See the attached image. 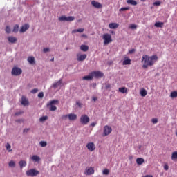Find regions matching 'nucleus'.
Masks as SVG:
<instances>
[{
	"label": "nucleus",
	"mask_w": 177,
	"mask_h": 177,
	"mask_svg": "<svg viewBox=\"0 0 177 177\" xmlns=\"http://www.w3.org/2000/svg\"><path fill=\"white\" fill-rule=\"evenodd\" d=\"M158 60V57L157 55H152L149 57V55H143L142 63H143L142 67L144 68H147L148 67H151L154 65V62Z\"/></svg>",
	"instance_id": "f257e3e1"
},
{
	"label": "nucleus",
	"mask_w": 177,
	"mask_h": 177,
	"mask_svg": "<svg viewBox=\"0 0 177 177\" xmlns=\"http://www.w3.org/2000/svg\"><path fill=\"white\" fill-rule=\"evenodd\" d=\"M55 104H59V100H53L47 104L46 106L48 107L50 111H56L57 107Z\"/></svg>",
	"instance_id": "f03ea898"
},
{
	"label": "nucleus",
	"mask_w": 177,
	"mask_h": 177,
	"mask_svg": "<svg viewBox=\"0 0 177 177\" xmlns=\"http://www.w3.org/2000/svg\"><path fill=\"white\" fill-rule=\"evenodd\" d=\"M58 20L59 21H74L75 20V17L73 16H66V15H62L58 18Z\"/></svg>",
	"instance_id": "7ed1b4c3"
},
{
	"label": "nucleus",
	"mask_w": 177,
	"mask_h": 177,
	"mask_svg": "<svg viewBox=\"0 0 177 177\" xmlns=\"http://www.w3.org/2000/svg\"><path fill=\"white\" fill-rule=\"evenodd\" d=\"M37 175H39V171L35 169H30L26 171V176H37Z\"/></svg>",
	"instance_id": "20e7f679"
},
{
	"label": "nucleus",
	"mask_w": 177,
	"mask_h": 177,
	"mask_svg": "<svg viewBox=\"0 0 177 177\" xmlns=\"http://www.w3.org/2000/svg\"><path fill=\"white\" fill-rule=\"evenodd\" d=\"M103 39L104 45H108V44H110V42H113V39H111V35L109 33L104 34Z\"/></svg>",
	"instance_id": "39448f33"
},
{
	"label": "nucleus",
	"mask_w": 177,
	"mask_h": 177,
	"mask_svg": "<svg viewBox=\"0 0 177 177\" xmlns=\"http://www.w3.org/2000/svg\"><path fill=\"white\" fill-rule=\"evenodd\" d=\"M21 73H23L21 68L16 66L13 67L11 71L12 75H15V77L21 75Z\"/></svg>",
	"instance_id": "423d86ee"
},
{
	"label": "nucleus",
	"mask_w": 177,
	"mask_h": 177,
	"mask_svg": "<svg viewBox=\"0 0 177 177\" xmlns=\"http://www.w3.org/2000/svg\"><path fill=\"white\" fill-rule=\"evenodd\" d=\"M112 131H113V129L111 128V127L109 125H106L104 127L102 136H108V135H110Z\"/></svg>",
	"instance_id": "0eeeda50"
},
{
	"label": "nucleus",
	"mask_w": 177,
	"mask_h": 177,
	"mask_svg": "<svg viewBox=\"0 0 177 177\" xmlns=\"http://www.w3.org/2000/svg\"><path fill=\"white\" fill-rule=\"evenodd\" d=\"M89 117L86 115H83L80 117V122L83 124V125H86L88 122H89Z\"/></svg>",
	"instance_id": "6e6552de"
},
{
	"label": "nucleus",
	"mask_w": 177,
	"mask_h": 177,
	"mask_svg": "<svg viewBox=\"0 0 177 177\" xmlns=\"http://www.w3.org/2000/svg\"><path fill=\"white\" fill-rule=\"evenodd\" d=\"M91 74L93 75V77H95V78H102V77H104V74L99 71H93L91 72Z\"/></svg>",
	"instance_id": "1a4fd4ad"
},
{
	"label": "nucleus",
	"mask_w": 177,
	"mask_h": 177,
	"mask_svg": "<svg viewBox=\"0 0 177 177\" xmlns=\"http://www.w3.org/2000/svg\"><path fill=\"white\" fill-rule=\"evenodd\" d=\"M85 175H93V174H95V169L93 167H86L84 171Z\"/></svg>",
	"instance_id": "9d476101"
},
{
	"label": "nucleus",
	"mask_w": 177,
	"mask_h": 177,
	"mask_svg": "<svg viewBox=\"0 0 177 177\" xmlns=\"http://www.w3.org/2000/svg\"><path fill=\"white\" fill-rule=\"evenodd\" d=\"M91 5L94 8H96V9H102V8H103V6L100 3H99L96 1H91Z\"/></svg>",
	"instance_id": "9b49d317"
},
{
	"label": "nucleus",
	"mask_w": 177,
	"mask_h": 177,
	"mask_svg": "<svg viewBox=\"0 0 177 177\" xmlns=\"http://www.w3.org/2000/svg\"><path fill=\"white\" fill-rule=\"evenodd\" d=\"M86 147L89 151H93L96 147H95V144L93 142H89L86 145Z\"/></svg>",
	"instance_id": "f8f14e48"
},
{
	"label": "nucleus",
	"mask_w": 177,
	"mask_h": 177,
	"mask_svg": "<svg viewBox=\"0 0 177 177\" xmlns=\"http://www.w3.org/2000/svg\"><path fill=\"white\" fill-rule=\"evenodd\" d=\"M30 28V24H25L24 26H21V28L19 30V32H26L27 30Z\"/></svg>",
	"instance_id": "ddd939ff"
},
{
	"label": "nucleus",
	"mask_w": 177,
	"mask_h": 177,
	"mask_svg": "<svg viewBox=\"0 0 177 177\" xmlns=\"http://www.w3.org/2000/svg\"><path fill=\"white\" fill-rule=\"evenodd\" d=\"M8 42H10V44H16V42H17V38H16L15 37L13 36H9L7 38Z\"/></svg>",
	"instance_id": "4468645a"
},
{
	"label": "nucleus",
	"mask_w": 177,
	"mask_h": 177,
	"mask_svg": "<svg viewBox=\"0 0 177 177\" xmlns=\"http://www.w3.org/2000/svg\"><path fill=\"white\" fill-rule=\"evenodd\" d=\"M68 118L69 121H75V120L77 118V116L75 113H70L68 115Z\"/></svg>",
	"instance_id": "2eb2a0df"
},
{
	"label": "nucleus",
	"mask_w": 177,
	"mask_h": 177,
	"mask_svg": "<svg viewBox=\"0 0 177 177\" xmlns=\"http://www.w3.org/2000/svg\"><path fill=\"white\" fill-rule=\"evenodd\" d=\"M86 57H87L86 54H83L80 55H77V62H84V60L86 59Z\"/></svg>",
	"instance_id": "dca6fc26"
},
{
	"label": "nucleus",
	"mask_w": 177,
	"mask_h": 177,
	"mask_svg": "<svg viewBox=\"0 0 177 177\" xmlns=\"http://www.w3.org/2000/svg\"><path fill=\"white\" fill-rule=\"evenodd\" d=\"M82 80H84L86 81H91L93 80V76L92 75V73H89L88 75L84 76L82 77Z\"/></svg>",
	"instance_id": "f3484780"
},
{
	"label": "nucleus",
	"mask_w": 177,
	"mask_h": 177,
	"mask_svg": "<svg viewBox=\"0 0 177 177\" xmlns=\"http://www.w3.org/2000/svg\"><path fill=\"white\" fill-rule=\"evenodd\" d=\"M31 160H32L35 162H39V161H41V158H39V156L37 155H33L31 157Z\"/></svg>",
	"instance_id": "a211bd4d"
},
{
	"label": "nucleus",
	"mask_w": 177,
	"mask_h": 177,
	"mask_svg": "<svg viewBox=\"0 0 177 177\" xmlns=\"http://www.w3.org/2000/svg\"><path fill=\"white\" fill-rule=\"evenodd\" d=\"M21 104L23 106H28V100H27V98H26V97L22 96L21 97Z\"/></svg>",
	"instance_id": "6ab92c4d"
},
{
	"label": "nucleus",
	"mask_w": 177,
	"mask_h": 177,
	"mask_svg": "<svg viewBox=\"0 0 177 177\" xmlns=\"http://www.w3.org/2000/svg\"><path fill=\"white\" fill-rule=\"evenodd\" d=\"M80 49L82 50V52H88V50H89V46L83 44L80 46Z\"/></svg>",
	"instance_id": "aec40b11"
},
{
	"label": "nucleus",
	"mask_w": 177,
	"mask_h": 177,
	"mask_svg": "<svg viewBox=\"0 0 177 177\" xmlns=\"http://www.w3.org/2000/svg\"><path fill=\"white\" fill-rule=\"evenodd\" d=\"M28 62L30 64H35V58L32 56L28 57Z\"/></svg>",
	"instance_id": "412c9836"
},
{
	"label": "nucleus",
	"mask_w": 177,
	"mask_h": 177,
	"mask_svg": "<svg viewBox=\"0 0 177 177\" xmlns=\"http://www.w3.org/2000/svg\"><path fill=\"white\" fill-rule=\"evenodd\" d=\"M127 3H128V5H132L133 6L138 5V2L135 0H127Z\"/></svg>",
	"instance_id": "4be33fe9"
},
{
	"label": "nucleus",
	"mask_w": 177,
	"mask_h": 177,
	"mask_svg": "<svg viewBox=\"0 0 177 177\" xmlns=\"http://www.w3.org/2000/svg\"><path fill=\"white\" fill-rule=\"evenodd\" d=\"M19 165L21 169L24 168V167H26V165H27V162H26V160H20L19 162Z\"/></svg>",
	"instance_id": "5701e85b"
},
{
	"label": "nucleus",
	"mask_w": 177,
	"mask_h": 177,
	"mask_svg": "<svg viewBox=\"0 0 177 177\" xmlns=\"http://www.w3.org/2000/svg\"><path fill=\"white\" fill-rule=\"evenodd\" d=\"M118 24L116 23H111L109 25V28L115 29L118 28Z\"/></svg>",
	"instance_id": "b1692460"
},
{
	"label": "nucleus",
	"mask_w": 177,
	"mask_h": 177,
	"mask_svg": "<svg viewBox=\"0 0 177 177\" xmlns=\"http://www.w3.org/2000/svg\"><path fill=\"white\" fill-rule=\"evenodd\" d=\"M62 79H60L57 82H55L53 84V88H54L55 89H56V88H57V86H60V85H62Z\"/></svg>",
	"instance_id": "393cba45"
},
{
	"label": "nucleus",
	"mask_w": 177,
	"mask_h": 177,
	"mask_svg": "<svg viewBox=\"0 0 177 177\" xmlns=\"http://www.w3.org/2000/svg\"><path fill=\"white\" fill-rule=\"evenodd\" d=\"M126 59L123 61V66H127L128 64H131V59L127 57H125Z\"/></svg>",
	"instance_id": "a878e982"
},
{
	"label": "nucleus",
	"mask_w": 177,
	"mask_h": 177,
	"mask_svg": "<svg viewBox=\"0 0 177 177\" xmlns=\"http://www.w3.org/2000/svg\"><path fill=\"white\" fill-rule=\"evenodd\" d=\"M136 162L138 165H142V164L145 162V159H143L142 158H138L136 159Z\"/></svg>",
	"instance_id": "bb28decb"
},
{
	"label": "nucleus",
	"mask_w": 177,
	"mask_h": 177,
	"mask_svg": "<svg viewBox=\"0 0 177 177\" xmlns=\"http://www.w3.org/2000/svg\"><path fill=\"white\" fill-rule=\"evenodd\" d=\"M119 92L121 93H127L128 92V88L126 87H121L119 88Z\"/></svg>",
	"instance_id": "cd10ccee"
},
{
	"label": "nucleus",
	"mask_w": 177,
	"mask_h": 177,
	"mask_svg": "<svg viewBox=\"0 0 177 177\" xmlns=\"http://www.w3.org/2000/svg\"><path fill=\"white\" fill-rule=\"evenodd\" d=\"M146 95H147V91H146L145 88L141 89L140 95L142 96V97H145Z\"/></svg>",
	"instance_id": "c85d7f7f"
},
{
	"label": "nucleus",
	"mask_w": 177,
	"mask_h": 177,
	"mask_svg": "<svg viewBox=\"0 0 177 177\" xmlns=\"http://www.w3.org/2000/svg\"><path fill=\"white\" fill-rule=\"evenodd\" d=\"M170 97H171V99H175L177 97V91H173L170 94Z\"/></svg>",
	"instance_id": "c756f323"
},
{
	"label": "nucleus",
	"mask_w": 177,
	"mask_h": 177,
	"mask_svg": "<svg viewBox=\"0 0 177 177\" xmlns=\"http://www.w3.org/2000/svg\"><path fill=\"white\" fill-rule=\"evenodd\" d=\"M39 145L41 147H46L48 142L46 141H40Z\"/></svg>",
	"instance_id": "7c9ffc66"
},
{
	"label": "nucleus",
	"mask_w": 177,
	"mask_h": 177,
	"mask_svg": "<svg viewBox=\"0 0 177 177\" xmlns=\"http://www.w3.org/2000/svg\"><path fill=\"white\" fill-rule=\"evenodd\" d=\"M19 32V25L16 24L15 25L13 30H12V32Z\"/></svg>",
	"instance_id": "2f4dec72"
},
{
	"label": "nucleus",
	"mask_w": 177,
	"mask_h": 177,
	"mask_svg": "<svg viewBox=\"0 0 177 177\" xmlns=\"http://www.w3.org/2000/svg\"><path fill=\"white\" fill-rule=\"evenodd\" d=\"M171 160H177V151H174L171 154Z\"/></svg>",
	"instance_id": "473e14b6"
},
{
	"label": "nucleus",
	"mask_w": 177,
	"mask_h": 177,
	"mask_svg": "<svg viewBox=\"0 0 177 177\" xmlns=\"http://www.w3.org/2000/svg\"><path fill=\"white\" fill-rule=\"evenodd\" d=\"M8 165H9V167H10L11 168H15V167H16V163L15 162V161L11 160V161H10Z\"/></svg>",
	"instance_id": "72a5a7b5"
},
{
	"label": "nucleus",
	"mask_w": 177,
	"mask_h": 177,
	"mask_svg": "<svg viewBox=\"0 0 177 177\" xmlns=\"http://www.w3.org/2000/svg\"><path fill=\"white\" fill-rule=\"evenodd\" d=\"M154 26L155 27L161 28L164 26V23H155Z\"/></svg>",
	"instance_id": "f704fd0d"
},
{
	"label": "nucleus",
	"mask_w": 177,
	"mask_h": 177,
	"mask_svg": "<svg viewBox=\"0 0 177 177\" xmlns=\"http://www.w3.org/2000/svg\"><path fill=\"white\" fill-rule=\"evenodd\" d=\"M129 28H131V30H136V28H138V25L136 24H131L129 26Z\"/></svg>",
	"instance_id": "c9c22d12"
},
{
	"label": "nucleus",
	"mask_w": 177,
	"mask_h": 177,
	"mask_svg": "<svg viewBox=\"0 0 177 177\" xmlns=\"http://www.w3.org/2000/svg\"><path fill=\"white\" fill-rule=\"evenodd\" d=\"M6 150H8V151H12V146H10V144H9V142H8L6 145Z\"/></svg>",
	"instance_id": "e433bc0d"
},
{
	"label": "nucleus",
	"mask_w": 177,
	"mask_h": 177,
	"mask_svg": "<svg viewBox=\"0 0 177 177\" xmlns=\"http://www.w3.org/2000/svg\"><path fill=\"white\" fill-rule=\"evenodd\" d=\"M48 120V116H43L39 118L40 122H44V121H46Z\"/></svg>",
	"instance_id": "4c0bfd02"
},
{
	"label": "nucleus",
	"mask_w": 177,
	"mask_h": 177,
	"mask_svg": "<svg viewBox=\"0 0 177 177\" xmlns=\"http://www.w3.org/2000/svg\"><path fill=\"white\" fill-rule=\"evenodd\" d=\"M126 10H129V7H122L119 10L120 12H126Z\"/></svg>",
	"instance_id": "58836bf2"
},
{
	"label": "nucleus",
	"mask_w": 177,
	"mask_h": 177,
	"mask_svg": "<svg viewBox=\"0 0 177 177\" xmlns=\"http://www.w3.org/2000/svg\"><path fill=\"white\" fill-rule=\"evenodd\" d=\"M103 175H109L110 174V170L104 169L102 171Z\"/></svg>",
	"instance_id": "ea45409f"
},
{
	"label": "nucleus",
	"mask_w": 177,
	"mask_h": 177,
	"mask_svg": "<svg viewBox=\"0 0 177 177\" xmlns=\"http://www.w3.org/2000/svg\"><path fill=\"white\" fill-rule=\"evenodd\" d=\"M73 32H84V28H79L73 30Z\"/></svg>",
	"instance_id": "a19ab883"
},
{
	"label": "nucleus",
	"mask_w": 177,
	"mask_h": 177,
	"mask_svg": "<svg viewBox=\"0 0 177 177\" xmlns=\"http://www.w3.org/2000/svg\"><path fill=\"white\" fill-rule=\"evenodd\" d=\"M37 96H38L39 99H44V92L39 93Z\"/></svg>",
	"instance_id": "79ce46f5"
},
{
	"label": "nucleus",
	"mask_w": 177,
	"mask_h": 177,
	"mask_svg": "<svg viewBox=\"0 0 177 177\" xmlns=\"http://www.w3.org/2000/svg\"><path fill=\"white\" fill-rule=\"evenodd\" d=\"M39 89L38 88H34L32 90L30 91V93H33V94H35L37 93V92H39Z\"/></svg>",
	"instance_id": "37998d69"
},
{
	"label": "nucleus",
	"mask_w": 177,
	"mask_h": 177,
	"mask_svg": "<svg viewBox=\"0 0 177 177\" xmlns=\"http://www.w3.org/2000/svg\"><path fill=\"white\" fill-rule=\"evenodd\" d=\"M10 28L9 26H6V32H7V34H10Z\"/></svg>",
	"instance_id": "c03bdc74"
},
{
	"label": "nucleus",
	"mask_w": 177,
	"mask_h": 177,
	"mask_svg": "<svg viewBox=\"0 0 177 177\" xmlns=\"http://www.w3.org/2000/svg\"><path fill=\"white\" fill-rule=\"evenodd\" d=\"M161 5V1H156L153 3V6H160Z\"/></svg>",
	"instance_id": "a18cd8bd"
},
{
	"label": "nucleus",
	"mask_w": 177,
	"mask_h": 177,
	"mask_svg": "<svg viewBox=\"0 0 177 177\" xmlns=\"http://www.w3.org/2000/svg\"><path fill=\"white\" fill-rule=\"evenodd\" d=\"M44 53H46L48 52H50V49L49 48H45L43 49Z\"/></svg>",
	"instance_id": "49530a36"
},
{
	"label": "nucleus",
	"mask_w": 177,
	"mask_h": 177,
	"mask_svg": "<svg viewBox=\"0 0 177 177\" xmlns=\"http://www.w3.org/2000/svg\"><path fill=\"white\" fill-rule=\"evenodd\" d=\"M151 122H152L153 124H157V122H158V119H157V118H153V119H151Z\"/></svg>",
	"instance_id": "de8ad7c7"
},
{
	"label": "nucleus",
	"mask_w": 177,
	"mask_h": 177,
	"mask_svg": "<svg viewBox=\"0 0 177 177\" xmlns=\"http://www.w3.org/2000/svg\"><path fill=\"white\" fill-rule=\"evenodd\" d=\"M68 118V115H64L62 116V120H67Z\"/></svg>",
	"instance_id": "09e8293b"
},
{
	"label": "nucleus",
	"mask_w": 177,
	"mask_h": 177,
	"mask_svg": "<svg viewBox=\"0 0 177 177\" xmlns=\"http://www.w3.org/2000/svg\"><path fill=\"white\" fill-rule=\"evenodd\" d=\"M111 88V85L110 84H106L105 89H110Z\"/></svg>",
	"instance_id": "8fccbe9b"
},
{
	"label": "nucleus",
	"mask_w": 177,
	"mask_h": 177,
	"mask_svg": "<svg viewBox=\"0 0 177 177\" xmlns=\"http://www.w3.org/2000/svg\"><path fill=\"white\" fill-rule=\"evenodd\" d=\"M23 111L21 112V111H20V112H17V113H15V115L16 116V117H17V116H19V115H20L21 114H23Z\"/></svg>",
	"instance_id": "3c124183"
},
{
	"label": "nucleus",
	"mask_w": 177,
	"mask_h": 177,
	"mask_svg": "<svg viewBox=\"0 0 177 177\" xmlns=\"http://www.w3.org/2000/svg\"><path fill=\"white\" fill-rule=\"evenodd\" d=\"M164 169L165 171H168V169H169V167L168 166V165H164Z\"/></svg>",
	"instance_id": "603ef678"
},
{
	"label": "nucleus",
	"mask_w": 177,
	"mask_h": 177,
	"mask_svg": "<svg viewBox=\"0 0 177 177\" xmlns=\"http://www.w3.org/2000/svg\"><path fill=\"white\" fill-rule=\"evenodd\" d=\"M76 104L78 106L80 109L82 107V104H81L80 102H76Z\"/></svg>",
	"instance_id": "864d4df0"
},
{
	"label": "nucleus",
	"mask_w": 177,
	"mask_h": 177,
	"mask_svg": "<svg viewBox=\"0 0 177 177\" xmlns=\"http://www.w3.org/2000/svg\"><path fill=\"white\" fill-rule=\"evenodd\" d=\"M28 131H30V129H24L23 132L24 133H28Z\"/></svg>",
	"instance_id": "5fc2aeb1"
},
{
	"label": "nucleus",
	"mask_w": 177,
	"mask_h": 177,
	"mask_svg": "<svg viewBox=\"0 0 177 177\" xmlns=\"http://www.w3.org/2000/svg\"><path fill=\"white\" fill-rule=\"evenodd\" d=\"M133 52H135V49H133V48L129 50V53H130L131 55H132V53H133Z\"/></svg>",
	"instance_id": "6e6d98bb"
},
{
	"label": "nucleus",
	"mask_w": 177,
	"mask_h": 177,
	"mask_svg": "<svg viewBox=\"0 0 177 177\" xmlns=\"http://www.w3.org/2000/svg\"><path fill=\"white\" fill-rule=\"evenodd\" d=\"M92 86H93V88L94 89H96V83H93V84H92Z\"/></svg>",
	"instance_id": "4d7b16f0"
},
{
	"label": "nucleus",
	"mask_w": 177,
	"mask_h": 177,
	"mask_svg": "<svg viewBox=\"0 0 177 177\" xmlns=\"http://www.w3.org/2000/svg\"><path fill=\"white\" fill-rule=\"evenodd\" d=\"M92 100H93V102H96V100H97V97H93Z\"/></svg>",
	"instance_id": "13d9d810"
},
{
	"label": "nucleus",
	"mask_w": 177,
	"mask_h": 177,
	"mask_svg": "<svg viewBox=\"0 0 177 177\" xmlns=\"http://www.w3.org/2000/svg\"><path fill=\"white\" fill-rule=\"evenodd\" d=\"M96 125V122H92L91 124V127H95Z\"/></svg>",
	"instance_id": "bf43d9fd"
},
{
	"label": "nucleus",
	"mask_w": 177,
	"mask_h": 177,
	"mask_svg": "<svg viewBox=\"0 0 177 177\" xmlns=\"http://www.w3.org/2000/svg\"><path fill=\"white\" fill-rule=\"evenodd\" d=\"M50 62H55V58H52V59H50Z\"/></svg>",
	"instance_id": "052dcab7"
},
{
	"label": "nucleus",
	"mask_w": 177,
	"mask_h": 177,
	"mask_svg": "<svg viewBox=\"0 0 177 177\" xmlns=\"http://www.w3.org/2000/svg\"><path fill=\"white\" fill-rule=\"evenodd\" d=\"M17 122H20V120H16Z\"/></svg>",
	"instance_id": "680f3d73"
},
{
	"label": "nucleus",
	"mask_w": 177,
	"mask_h": 177,
	"mask_svg": "<svg viewBox=\"0 0 177 177\" xmlns=\"http://www.w3.org/2000/svg\"><path fill=\"white\" fill-rule=\"evenodd\" d=\"M66 50H68V48H66Z\"/></svg>",
	"instance_id": "e2e57ef3"
},
{
	"label": "nucleus",
	"mask_w": 177,
	"mask_h": 177,
	"mask_svg": "<svg viewBox=\"0 0 177 177\" xmlns=\"http://www.w3.org/2000/svg\"><path fill=\"white\" fill-rule=\"evenodd\" d=\"M141 1H142L143 2H145V1H146V0H141Z\"/></svg>",
	"instance_id": "0e129e2a"
}]
</instances>
